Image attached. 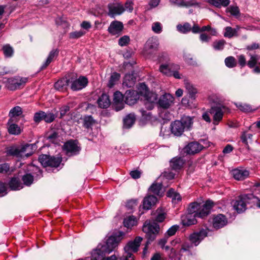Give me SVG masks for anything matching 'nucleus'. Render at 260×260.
Listing matches in <instances>:
<instances>
[{
  "mask_svg": "<svg viewBox=\"0 0 260 260\" xmlns=\"http://www.w3.org/2000/svg\"><path fill=\"white\" fill-rule=\"evenodd\" d=\"M14 122L9 123V120L8 121V125H9L8 132L12 135H18L20 134V128L16 124L13 123Z\"/></svg>",
  "mask_w": 260,
  "mask_h": 260,
  "instance_id": "37998d69",
  "label": "nucleus"
},
{
  "mask_svg": "<svg viewBox=\"0 0 260 260\" xmlns=\"http://www.w3.org/2000/svg\"><path fill=\"white\" fill-rule=\"evenodd\" d=\"M123 28V25L121 22L118 21H112L108 27V31L112 35H119Z\"/></svg>",
  "mask_w": 260,
  "mask_h": 260,
  "instance_id": "aec40b11",
  "label": "nucleus"
},
{
  "mask_svg": "<svg viewBox=\"0 0 260 260\" xmlns=\"http://www.w3.org/2000/svg\"><path fill=\"white\" fill-rule=\"evenodd\" d=\"M252 134L244 132L241 136V140L243 143L248 145V140L251 142L252 141Z\"/></svg>",
  "mask_w": 260,
  "mask_h": 260,
  "instance_id": "6e6d98bb",
  "label": "nucleus"
},
{
  "mask_svg": "<svg viewBox=\"0 0 260 260\" xmlns=\"http://www.w3.org/2000/svg\"><path fill=\"white\" fill-rule=\"evenodd\" d=\"M185 163V160L182 157H175L170 161V167L172 169L175 171L180 170Z\"/></svg>",
  "mask_w": 260,
  "mask_h": 260,
  "instance_id": "cd10ccee",
  "label": "nucleus"
},
{
  "mask_svg": "<svg viewBox=\"0 0 260 260\" xmlns=\"http://www.w3.org/2000/svg\"><path fill=\"white\" fill-rule=\"evenodd\" d=\"M125 103L129 105H134L139 99L138 91L134 90H127L124 94Z\"/></svg>",
  "mask_w": 260,
  "mask_h": 260,
  "instance_id": "6ab92c4d",
  "label": "nucleus"
},
{
  "mask_svg": "<svg viewBox=\"0 0 260 260\" xmlns=\"http://www.w3.org/2000/svg\"><path fill=\"white\" fill-rule=\"evenodd\" d=\"M179 69V66L178 65L174 64H170L169 63H165L160 65L159 70L163 74L171 77V73L172 72L173 70H178Z\"/></svg>",
  "mask_w": 260,
  "mask_h": 260,
  "instance_id": "4be33fe9",
  "label": "nucleus"
},
{
  "mask_svg": "<svg viewBox=\"0 0 260 260\" xmlns=\"http://www.w3.org/2000/svg\"><path fill=\"white\" fill-rule=\"evenodd\" d=\"M192 123V119L191 117H183L180 120H175L171 123V132L175 136H180L185 130L189 129Z\"/></svg>",
  "mask_w": 260,
  "mask_h": 260,
  "instance_id": "20e7f679",
  "label": "nucleus"
},
{
  "mask_svg": "<svg viewBox=\"0 0 260 260\" xmlns=\"http://www.w3.org/2000/svg\"><path fill=\"white\" fill-rule=\"evenodd\" d=\"M6 152L7 154L9 156H16L17 157H21L23 156L21 146H11L7 148Z\"/></svg>",
  "mask_w": 260,
  "mask_h": 260,
  "instance_id": "c85d7f7f",
  "label": "nucleus"
},
{
  "mask_svg": "<svg viewBox=\"0 0 260 260\" xmlns=\"http://www.w3.org/2000/svg\"><path fill=\"white\" fill-rule=\"evenodd\" d=\"M170 2L179 7L188 8L190 7L200 6L199 4L196 0H189L185 1L184 0H170Z\"/></svg>",
  "mask_w": 260,
  "mask_h": 260,
  "instance_id": "412c9836",
  "label": "nucleus"
},
{
  "mask_svg": "<svg viewBox=\"0 0 260 260\" xmlns=\"http://www.w3.org/2000/svg\"><path fill=\"white\" fill-rule=\"evenodd\" d=\"M137 219L134 216H129L123 220V225L127 228H131L137 224Z\"/></svg>",
  "mask_w": 260,
  "mask_h": 260,
  "instance_id": "79ce46f5",
  "label": "nucleus"
},
{
  "mask_svg": "<svg viewBox=\"0 0 260 260\" xmlns=\"http://www.w3.org/2000/svg\"><path fill=\"white\" fill-rule=\"evenodd\" d=\"M177 28L179 32L183 34H186L191 30V25L188 22L185 23L183 25L178 24Z\"/></svg>",
  "mask_w": 260,
  "mask_h": 260,
  "instance_id": "864d4df0",
  "label": "nucleus"
},
{
  "mask_svg": "<svg viewBox=\"0 0 260 260\" xmlns=\"http://www.w3.org/2000/svg\"><path fill=\"white\" fill-rule=\"evenodd\" d=\"M21 152L23 155L24 154L26 157L31 155L33 153V150L36 149V145L35 144H25L21 146Z\"/></svg>",
  "mask_w": 260,
  "mask_h": 260,
  "instance_id": "f704fd0d",
  "label": "nucleus"
},
{
  "mask_svg": "<svg viewBox=\"0 0 260 260\" xmlns=\"http://www.w3.org/2000/svg\"><path fill=\"white\" fill-rule=\"evenodd\" d=\"M70 79L71 88L73 91L79 90L84 88L88 83L87 79L84 76H80L78 79H74L73 77Z\"/></svg>",
  "mask_w": 260,
  "mask_h": 260,
  "instance_id": "4468645a",
  "label": "nucleus"
},
{
  "mask_svg": "<svg viewBox=\"0 0 260 260\" xmlns=\"http://www.w3.org/2000/svg\"><path fill=\"white\" fill-rule=\"evenodd\" d=\"M157 100V95L155 94H151V96L148 97L145 103L146 108L148 110H152L154 108V103Z\"/></svg>",
  "mask_w": 260,
  "mask_h": 260,
  "instance_id": "ea45409f",
  "label": "nucleus"
},
{
  "mask_svg": "<svg viewBox=\"0 0 260 260\" xmlns=\"http://www.w3.org/2000/svg\"><path fill=\"white\" fill-rule=\"evenodd\" d=\"M236 106L239 110L244 112H249L253 111L251 106L247 104L237 103Z\"/></svg>",
  "mask_w": 260,
  "mask_h": 260,
  "instance_id": "5fc2aeb1",
  "label": "nucleus"
},
{
  "mask_svg": "<svg viewBox=\"0 0 260 260\" xmlns=\"http://www.w3.org/2000/svg\"><path fill=\"white\" fill-rule=\"evenodd\" d=\"M108 15L111 18L120 15L124 11V8L120 4L110 3L108 5Z\"/></svg>",
  "mask_w": 260,
  "mask_h": 260,
  "instance_id": "f3484780",
  "label": "nucleus"
},
{
  "mask_svg": "<svg viewBox=\"0 0 260 260\" xmlns=\"http://www.w3.org/2000/svg\"><path fill=\"white\" fill-rule=\"evenodd\" d=\"M156 213V215L153 219V222L150 223L146 221L143 226L142 230L146 234L145 238L147 239L143 249V253L145 252L148 246L156 239L159 232L160 226L157 222H163L166 218V213L161 212L159 208L157 209Z\"/></svg>",
  "mask_w": 260,
  "mask_h": 260,
  "instance_id": "f257e3e1",
  "label": "nucleus"
},
{
  "mask_svg": "<svg viewBox=\"0 0 260 260\" xmlns=\"http://www.w3.org/2000/svg\"><path fill=\"white\" fill-rule=\"evenodd\" d=\"M174 98L170 93H165L160 96L157 102L159 107L167 109L173 104Z\"/></svg>",
  "mask_w": 260,
  "mask_h": 260,
  "instance_id": "dca6fc26",
  "label": "nucleus"
},
{
  "mask_svg": "<svg viewBox=\"0 0 260 260\" xmlns=\"http://www.w3.org/2000/svg\"><path fill=\"white\" fill-rule=\"evenodd\" d=\"M58 49H55L52 50L50 52L45 62L40 67V71L45 69L49 66V64L58 56Z\"/></svg>",
  "mask_w": 260,
  "mask_h": 260,
  "instance_id": "393cba45",
  "label": "nucleus"
},
{
  "mask_svg": "<svg viewBox=\"0 0 260 260\" xmlns=\"http://www.w3.org/2000/svg\"><path fill=\"white\" fill-rule=\"evenodd\" d=\"M81 147L79 145V142L77 140H70L67 141L63 145V150L67 154L76 155L81 151Z\"/></svg>",
  "mask_w": 260,
  "mask_h": 260,
  "instance_id": "1a4fd4ad",
  "label": "nucleus"
},
{
  "mask_svg": "<svg viewBox=\"0 0 260 260\" xmlns=\"http://www.w3.org/2000/svg\"><path fill=\"white\" fill-rule=\"evenodd\" d=\"M103 250L101 244H99L97 248L91 253V260H104V257L107 253Z\"/></svg>",
  "mask_w": 260,
  "mask_h": 260,
  "instance_id": "bb28decb",
  "label": "nucleus"
},
{
  "mask_svg": "<svg viewBox=\"0 0 260 260\" xmlns=\"http://www.w3.org/2000/svg\"><path fill=\"white\" fill-rule=\"evenodd\" d=\"M70 108L68 105H64L59 108L60 116L59 118H62L68 112H69Z\"/></svg>",
  "mask_w": 260,
  "mask_h": 260,
  "instance_id": "0e129e2a",
  "label": "nucleus"
},
{
  "mask_svg": "<svg viewBox=\"0 0 260 260\" xmlns=\"http://www.w3.org/2000/svg\"><path fill=\"white\" fill-rule=\"evenodd\" d=\"M22 113V108L20 106H16L11 109L9 114V123L15 121L16 117L20 116Z\"/></svg>",
  "mask_w": 260,
  "mask_h": 260,
  "instance_id": "2f4dec72",
  "label": "nucleus"
},
{
  "mask_svg": "<svg viewBox=\"0 0 260 260\" xmlns=\"http://www.w3.org/2000/svg\"><path fill=\"white\" fill-rule=\"evenodd\" d=\"M208 112L213 116V124L217 125L222 120L223 111L221 106H212L209 109Z\"/></svg>",
  "mask_w": 260,
  "mask_h": 260,
  "instance_id": "f8f14e48",
  "label": "nucleus"
},
{
  "mask_svg": "<svg viewBox=\"0 0 260 260\" xmlns=\"http://www.w3.org/2000/svg\"><path fill=\"white\" fill-rule=\"evenodd\" d=\"M207 2L216 8L226 7L229 5L230 0H207Z\"/></svg>",
  "mask_w": 260,
  "mask_h": 260,
  "instance_id": "c9c22d12",
  "label": "nucleus"
},
{
  "mask_svg": "<svg viewBox=\"0 0 260 260\" xmlns=\"http://www.w3.org/2000/svg\"><path fill=\"white\" fill-rule=\"evenodd\" d=\"M4 54L6 57H11L14 54V49L10 44H6L2 48Z\"/></svg>",
  "mask_w": 260,
  "mask_h": 260,
  "instance_id": "49530a36",
  "label": "nucleus"
},
{
  "mask_svg": "<svg viewBox=\"0 0 260 260\" xmlns=\"http://www.w3.org/2000/svg\"><path fill=\"white\" fill-rule=\"evenodd\" d=\"M197 216L196 214H191L187 213L186 215L182 216L181 223L184 226H190L195 224L197 222L196 218Z\"/></svg>",
  "mask_w": 260,
  "mask_h": 260,
  "instance_id": "b1692460",
  "label": "nucleus"
},
{
  "mask_svg": "<svg viewBox=\"0 0 260 260\" xmlns=\"http://www.w3.org/2000/svg\"><path fill=\"white\" fill-rule=\"evenodd\" d=\"M185 87L188 91L189 97L192 99H195L196 94L197 93V89L193 86V85L188 81L184 83Z\"/></svg>",
  "mask_w": 260,
  "mask_h": 260,
  "instance_id": "58836bf2",
  "label": "nucleus"
},
{
  "mask_svg": "<svg viewBox=\"0 0 260 260\" xmlns=\"http://www.w3.org/2000/svg\"><path fill=\"white\" fill-rule=\"evenodd\" d=\"M225 44L226 42L223 39L216 40L213 42L212 47L215 50H222L224 49Z\"/></svg>",
  "mask_w": 260,
  "mask_h": 260,
  "instance_id": "603ef678",
  "label": "nucleus"
},
{
  "mask_svg": "<svg viewBox=\"0 0 260 260\" xmlns=\"http://www.w3.org/2000/svg\"><path fill=\"white\" fill-rule=\"evenodd\" d=\"M97 102L99 107L103 109L107 108L111 104L109 97L106 93H103L99 97Z\"/></svg>",
  "mask_w": 260,
  "mask_h": 260,
  "instance_id": "473e14b6",
  "label": "nucleus"
},
{
  "mask_svg": "<svg viewBox=\"0 0 260 260\" xmlns=\"http://www.w3.org/2000/svg\"><path fill=\"white\" fill-rule=\"evenodd\" d=\"M70 82V79L69 78H62L55 82L54 87L57 90H62L64 88H67V87L69 85Z\"/></svg>",
  "mask_w": 260,
  "mask_h": 260,
  "instance_id": "e433bc0d",
  "label": "nucleus"
},
{
  "mask_svg": "<svg viewBox=\"0 0 260 260\" xmlns=\"http://www.w3.org/2000/svg\"><path fill=\"white\" fill-rule=\"evenodd\" d=\"M22 180L24 185L30 186L33 182L34 176L31 174H26L22 176Z\"/></svg>",
  "mask_w": 260,
  "mask_h": 260,
  "instance_id": "4d7b16f0",
  "label": "nucleus"
},
{
  "mask_svg": "<svg viewBox=\"0 0 260 260\" xmlns=\"http://www.w3.org/2000/svg\"><path fill=\"white\" fill-rule=\"evenodd\" d=\"M83 126L87 128H91L92 126L95 123V120L91 115H85L83 118Z\"/></svg>",
  "mask_w": 260,
  "mask_h": 260,
  "instance_id": "4c0bfd02",
  "label": "nucleus"
},
{
  "mask_svg": "<svg viewBox=\"0 0 260 260\" xmlns=\"http://www.w3.org/2000/svg\"><path fill=\"white\" fill-rule=\"evenodd\" d=\"M226 66L229 68H232L236 66L237 62L233 56H229L224 60Z\"/></svg>",
  "mask_w": 260,
  "mask_h": 260,
  "instance_id": "13d9d810",
  "label": "nucleus"
},
{
  "mask_svg": "<svg viewBox=\"0 0 260 260\" xmlns=\"http://www.w3.org/2000/svg\"><path fill=\"white\" fill-rule=\"evenodd\" d=\"M224 32L223 36L224 37L232 38L234 36H237V30L233 28L231 26H227L224 28Z\"/></svg>",
  "mask_w": 260,
  "mask_h": 260,
  "instance_id": "a18cd8bd",
  "label": "nucleus"
},
{
  "mask_svg": "<svg viewBox=\"0 0 260 260\" xmlns=\"http://www.w3.org/2000/svg\"><path fill=\"white\" fill-rule=\"evenodd\" d=\"M233 177L237 180H243L247 178L249 172L246 170L235 169L232 172Z\"/></svg>",
  "mask_w": 260,
  "mask_h": 260,
  "instance_id": "a878e982",
  "label": "nucleus"
},
{
  "mask_svg": "<svg viewBox=\"0 0 260 260\" xmlns=\"http://www.w3.org/2000/svg\"><path fill=\"white\" fill-rule=\"evenodd\" d=\"M159 46V41L156 37H151L148 39L145 44L143 53L146 56H151L157 50Z\"/></svg>",
  "mask_w": 260,
  "mask_h": 260,
  "instance_id": "423d86ee",
  "label": "nucleus"
},
{
  "mask_svg": "<svg viewBox=\"0 0 260 260\" xmlns=\"http://www.w3.org/2000/svg\"><path fill=\"white\" fill-rule=\"evenodd\" d=\"M200 203L193 202L189 204L188 208V213L191 214H196L200 209Z\"/></svg>",
  "mask_w": 260,
  "mask_h": 260,
  "instance_id": "de8ad7c7",
  "label": "nucleus"
},
{
  "mask_svg": "<svg viewBox=\"0 0 260 260\" xmlns=\"http://www.w3.org/2000/svg\"><path fill=\"white\" fill-rule=\"evenodd\" d=\"M58 137V134L53 132L47 136V139L52 143H55Z\"/></svg>",
  "mask_w": 260,
  "mask_h": 260,
  "instance_id": "774afa93",
  "label": "nucleus"
},
{
  "mask_svg": "<svg viewBox=\"0 0 260 260\" xmlns=\"http://www.w3.org/2000/svg\"><path fill=\"white\" fill-rule=\"evenodd\" d=\"M161 188V184L153 183L149 188V191L156 195L159 196Z\"/></svg>",
  "mask_w": 260,
  "mask_h": 260,
  "instance_id": "09e8293b",
  "label": "nucleus"
},
{
  "mask_svg": "<svg viewBox=\"0 0 260 260\" xmlns=\"http://www.w3.org/2000/svg\"><path fill=\"white\" fill-rule=\"evenodd\" d=\"M123 95L121 92L117 91L113 95V107L116 111H119L124 108Z\"/></svg>",
  "mask_w": 260,
  "mask_h": 260,
  "instance_id": "a211bd4d",
  "label": "nucleus"
},
{
  "mask_svg": "<svg viewBox=\"0 0 260 260\" xmlns=\"http://www.w3.org/2000/svg\"><path fill=\"white\" fill-rule=\"evenodd\" d=\"M213 206V202L210 200H207L204 204L200 203V209L196 213V216L201 218L207 217L210 213Z\"/></svg>",
  "mask_w": 260,
  "mask_h": 260,
  "instance_id": "9b49d317",
  "label": "nucleus"
},
{
  "mask_svg": "<svg viewBox=\"0 0 260 260\" xmlns=\"http://www.w3.org/2000/svg\"><path fill=\"white\" fill-rule=\"evenodd\" d=\"M159 61L160 62L169 63L170 60L169 55L166 52H162L158 56Z\"/></svg>",
  "mask_w": 260,
  "mask_h": 260,
  "instance_id": "69168bd1",
  "label": "nucleus"
},
{
  "mask_svg": "<svg viewBox=\"0 0 260 260\" xmlns=\"http://www.w3.org/2000/svg\"><path fill=\"white\" fill-rule=\"evenodd\" d=\"M179 228V226L178 225H174L172 226L168 230L167 233H166V236H168L170 237L174 235L176 232L178 230Z\"/></svg>",
  "mask_w": 260,
  "mask_h": 260,
  "instance_id": "e2e57ef3",
  "label": "nucleus"
},
{
  "mask_svg": "<svg viewBox=\"0 0 260 260\" xmlns=\"http://www.w3.org/2000/svg\"><path fill=\"white\" fill-rule=\"evenodd\" d=\"M27 81L26 78H21L19 76H14L8 78L5 81L7 88L10 90H15L20 88V86L25 84Z\"/></svg>",
  "mask_w": 260,
  "mask_h": 260,
  "instance_id": "0eeeda50",
  "label": "nucleus"
},
{
  "mask_svg": "<svg viewBox=\"0 0 260 260\" xmlns=\"http://www.w3.org/2000/svg\"><path fill=\"white\" fill-rule=\"evenodd\" d=\"M8 185L10 188L12 190H18L23 187V185L21 183L18 177H14L10 180Z\"/></svg>",
  "mask_w": 260,
  "mask_h": 260,
  "instance_id": "c756f323",
  "label": "nucleus"
},
{
  "mask_svg": "<svg viewBox=\"0 0 260 260\" xmlns=\"http://www.w3.org/2000/svg\"><path fill=\"white\" fill-rule=\"evenodd\" d=\"M38 160L44 167L57 168L62 161V157H55L47 154H41L39 156Z\"/></svg>",
  "mask_w": 260,
  "mask_h": 260,
  "instance_id": "39448f33",
  "label": "nucleus"
},
{
  "mask_svg": "<svg viewBox=\"0 0 260 260\" xmlns=\"http://www.w3.org/2000/svg\"><path fill=\"white\" fill-rule=\"evenodd\" d=\"M125 233L120 231L113 233V234L108 237L105 244H101L103 247V250L106 252V253L109 254L117 248L125 236Z\"/></svg>",
  "mask_w": 260,
  "mask_h": 260,
  "instance_id": "7ed1b4c3",
  "label": "nucleus"
},
{
  "mask_svg": "<svg viewBox=\"0 0 260 260\" xmlns=\"http://www.w3.org/2000/svg\"><path fill=\"white\" fill-rule=\"evenodd\" d=\"M136 120V117L134 114L130 113L126 115L123 119V128H130L135 123Z\"/></svg>",
  "mask_w": 260,
  "mask_h": 260,
  "instance_id": "72a5a7b5",
  "label": "nucleus"
},
{
  "mask_svg": "<svg viewBox=\"0 0 260 260\" xmlns=\"http://www.w3.org/2000/svg\"><path fill=\"white\" fill-rule=\"evenodd\" d=\"M228 222V218L222 214L214 215L212 218V226L217 230L225 226Z\"/></svg>",
  "mask_w": 260,
  "mask_h": 260,
  "instance_id": "2eb2a0df",
  "label": "nucleus"
},
{
  "mask_svg": "<svg viewBox=\"0 0 260 260\" xmlns=\"http://www.w3.org/2000/svg\"><path fill=\"white\" fill-rule=\"evenodd\" d=\"M134 71L131 73L126 74L123 79V85L127 87H133L136 82V78L134 76Z\"/></svg>",
  "mask_w": 260,
  "mask_h": 260,
  "instance_id": "7c9ffc66",
  "label": "nucleus"
},
{
  "mask_svg": "<svg viewBox=\"0 0 260 260\" xmlns=\"http://www.w3.org/2000/svg\"><path fill=\"white\" fill-rule=\"evenodd\" d=\"M253 203L260 208V199L255 196L253 193L244 194L238 197L232 202L235 210L238 213H241L246 209V204Z\"/></svg>",
  "mask_w": 260,
  "mask_h": 260,
  "instance_id": "f03ea898",
  "label": "nucleus"
},
{
  "mask_svg": "<svg viewBox=\"0 0 260 260\" xmlns=\"http://www.w3.org/2000/svg\"><path fill=\"white\" fill-rule=\"evenodd\" d=\"M142 239V237L138 236L135 238L134 241H129L124 247V253H131L133 254V253L137 252L139 250Z\"/></svg>",
  "mask_w": 260,
  "mask_h": 260,
  "instance_id": "ddd939ff",
  "label": "nucleus"
},
{
  "mask_svg": "<svg viewBox=\"0 0 260 260\" xmlns=\"http://www.w3.org/2000/svg\"><path fill=\"white\" fill-rule=\"evenodd\" d=\"M137 200L132 199L126 202L125 207L127 210H132L137 206Z\"/></svg>",
  "mask_w": 260,
  "mask_h": 260,
  "instance_id": "680f3d73",
  "label": "nucleus"
},
{
  "mask_svg": "<svg viewBox=\"0 0 260 260\" xmlns=\"http://www.w3.org/2000/svg\"><path fill=\"white\" fill-rule=\"evenodd\" d=\"M157 202V198L153 195H148L145 197L143 201V209L148 210L155 205Z\"/></svg>",
  "mask_w": 260,
  "mask_h": 260,
  "instance_id": "5701e85b",
  "label": "nucleus"
},
{
  "mask_svg": "<svg viewBox=\"0 0 260 260\" xmlns=\"http://www.w3.org/2000/svg\"><path fill=\"white\" fill-rule=\"evenodd\" d=\"M33 120L36 123H39L44 120V111H39L34 114Z\"/></svg>",
  "mask_w": 260,
  "mask_h": 260,
  "instance_id": "bf43d9fd",
  "label": "nucleus"
},
{
  "mask_svg": "<svg viewBox=\"0 0 260 260\" xmlns=\"http://www.w3.org/2000/svg\"><path fill=\"white\" fill-rule=\"evenodd\" d=\"M152 30L156 34H160L162 31V27L159 22H156L153 23Z\"/></svg>",
  "mask_w": 260,
  "mask_h": 260,
  "instance_id": "338daca9",
  "label": "nucleus"
},
{
  "mask_svg": "<svg viewBox=\"0 0 260 260\" xmlns=\"http://www.w3.org/2000/svg\"><path fill=\"white\" fill-rule=\"evenodd\" d=\"M85 34V31H83L82 30H79V31H75L73 32H71L70 33V38L71 39H78L83 35H84Z\"/></svg>",
  "mask_w": 260,
  "mask_h": 260,
  "instance_id": "052dcab7",
  "label": "nucleus"
},
{
  "mask_svg": "<svg viewBox=\"0 0 260 260\" xmlns=\"http://www.w3.org/2000/svg\"><path fill=\"white\" fill-rule=\"evenodd\" d=\"M204 146L197 141L189 142L182 150L181 153L184 156L185 155H194L199 153Z\"/></svg>",
  "mask_w": 260,
  "mask_h": 260,
  "instance_id": "9d476101",
  "label": "nucleus"
},
{
  "mask_svg": "<svg viewBox=\"0 0 260 260\" xmlns=\"http://www.w3.org/2000/svg\"><path fill=\"white\" fill-rule=\"evenodd\" d=\"M208 229H200L199 231L193 232L188 238L189 240L194 246H197L208 235Z\"/></svg>",
  "mask_w": 260,
  "mask_h": 260,
  "instance_id": "6e6552de",
  "label": "nucleus"
},
{
  "mask_svg": "<svg viewBox=\"0 0 260 260\" xmlns=\"http://www.w3.org/2000/svg\"><path fill=\"white\" fill-rule=\"evenodd\" d=\"M120 77V75L117 72H114L110 76L109 82L108 86L110 88L112 87L116 83V82L119 80Z\"/></svg>",
  "mask_w": 260,
  "mask_h": 260,
  "instance_id": "3c124183",
  "label": "nucleus"
},
{
  "mask_svg": "<svg viewBox=\"0 0 260 260\" xmlns=\"http://www.w3.org/2000/svg\"><path fill=\"white\" fill-rule=\"evenodd\" d=\"M250 56V59L247 62V66L251 69L253 68L257 64V61L260 59V56L257 54H249Z\"/></svg>",
  "mask_w": 260,
  "mask_h": 260,
  "instance_id": "c03bdc74",
  "label": "nucleus"
},
{
  "mask_svg": "<svg viewBox=\"0 0 260 260\" xmlns=\"http://www.w3.org/2000/svg\"><path fill=\"white\" fill-rule=\"evenodd\" d=\"M56 117V114L50 112H45L44 111V121L47 123L52 122Z\"/></svg>",
  "mask_w": 260,
  "mask_h": 260,
  "instance_id": "8fccbe9b",
  "label": "nucleus"
},
{
  "mask_svg": "<svg viewBox=\"0 0 260 260\" xmlns=\"http://www.w3.org/2000/svg\"><path fill=\"white\" fill-rule=\"evenodd\" d=\"M167 196L172 199V201L175 203L180 201L181 197L179 193L176 192L173 188H170L167 192Z\"/></svg>",
  "mask_w": 260,
  "mask_h": 260,
  "instance_id": "a19ab883",
  "label": "nucleus"
}]
</instances>
